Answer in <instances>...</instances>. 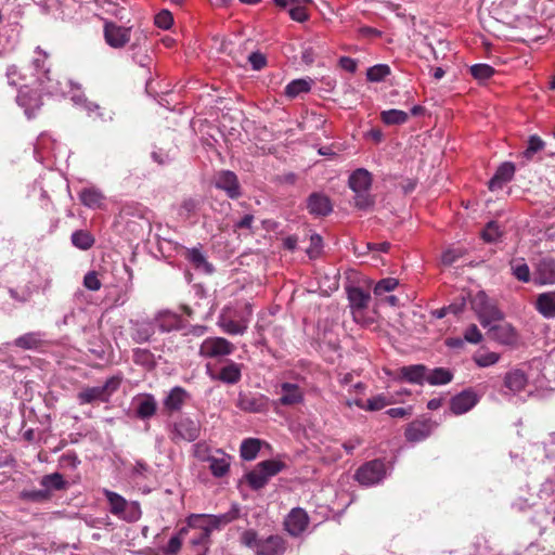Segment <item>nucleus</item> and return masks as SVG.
Instances as JSON below:
<instances>
[{
	"label": "nucleus",
	"mask_w": 555,
	"mask_h": 555,
	"mask_svg": "<svg viewBox=\"0 0 555 555\" xmlns=\"http://www.w3.org/2000/svg\"><path fill=\"white\" fill-rule=\"evenodd\" d=\"M35 54L36 56L33 59L31 67L29 68L31 75L35 76V80L22 86L16 98L17 104L24 109L28 118H31L42 105L41 95L33 89L34 86L40 88L41 92L51 95H64L68 86L73 90V85L69 80L63 85V82L51 77L46 52L37 48Z\"/></svg>",
	"instance_id": "f257e3e1"
},
{
	"label": "nucleus",
	"mask_w": 555,
	"mask_h": 555,
	"mask_svg": "<svg viewBox=\"0 0 555 555\" xmlns=\"http://www.w3.org/2000/svg\"><path fill=\"white\" fill-rule=\"evenodd\" d=\"M240 542L255 555H283L286 550L285 540L279 534L260 537L255 529H245Z\"/></svg>",
	"instance_id": "f03ea898"
},
{
	"label": "nucleus",
	"mask_w": 555,
	"mask_h": 555,
	"mask_svg": "<svg viewBox=\"0 0 555 555\" xmlns=\"http://www.w3.org/2000/svg\"><path fill=\"white\" fill-rule=\"evenodd\" d=\"M253 315L249 304L224 308L218 317V325L229 335H243L246 333Z\"/></svg>",
	"instance_id": "7ed1b4c3"
},
{
	"label": "nucleus",
	"mask_w": 555,
	"mask_h": 555,
	"mask_svg": "<svg viewBox=\"0 0 555 555\" xmlns=\"http://www.w3.org/2000/svg\"><path fill=\"white\" fill-rule=\"evenodd\" d=\"M372 176L365 169H357L349 178V188L354 193V204L358 208L366 209L374 199L370 193Z\"/></svg>",
	"instance_id": "20e7f679"
},
{
	"label": "nucleus",
	"mask_w": 555,
	"mask_h": 555,
	"mask_svg": "<svg viewBox=\"0 0 555 555\" xmlns=\"http://www.w3.org/2000/svg\"><path fill=\"white\" fill-rule=\"evenodd\" d=\"M120 384L121 378L118 376H113L108 378L102 386L85 388L77 395L78 403L80 405L95 402L107 403L111 397L119 389Z\"/></svg>",
	"instance_id": "39448f33"
},
{
	"label": "nucleus",
	"mask_w": 555,
	"mask_h": 555,
	"mask_svg": "<svg viewBox=\"0 0 555 555\" xmlns=\"http://www.w3.org/2000/svg\"><path fill=\"white\" fill-rule=\"evenodd\" d=\"M470 305L483 327L490 326L491 323L503 319V312L496 307L494 301L489 299L485 292H478L473 297Z\"/></svg>",
	"instance_id": "423d86ee"
},
{
	"label": "nucleus",
	"mask_w": 555,
	"mask_h": 555,
	"mask_svg": "<svg viewBox=\"0 0 555 555\" xmlns=\"http://www.w3.org/2000/svg\"><path fill=\"white\" fill-rule=\"evenodd\" d=\"M104 494L109 503L111 513L129 522L139 520L141 516L140 506L137 502H128L121 495L105 489Z\"/></svg>",
	"instance_id": "0eeeda50"
},
{
	"label": "nucleus",
	"mask_w": 555,
	"mask_h": 555,
	"mask_svg": "<svg viewBox=\"0 0 555 555\" xmlns=\"http://www.w3.org/2000/svg\"><path fill=\"white\" fill-rule=\"evenodd\" d=\"M274 392L279 397L275 405L293 408L302 404L305 400L304 389L295 383L283 382L276 386Z\"/></svg>",
	"instance_id": "6e6552de"
},
{
	"label": "nucleus",
	"mask_w": 555,
	"mask_h": 555,
	"mask_svg": "<svg viewBox=\"0 0 555 555\" xmlns=\"http://www.w3.org/2000/svg\"><path fill=\"white\" fill-rule=\"evenodd\" d=\"M386 477V467L382 460H373L362 465L356 473V479L363 486L379 483Z\"/></svg>",
	"instance_id": "1a4fd4ad"
},
{
	"label": "nucleus",
	"mask_w": 555,
	"mask_h": 555,
	"mask_svg": "<svg viewBox=\"0 0 555 555\" xmlns=\"http://www.w3.org/2000/svg\"><path fill=\"white\" fill-rule=\"evenodd\" d=\"M235 346L224 337H208L199 345V356L204 358H219L232 354Z\"/></svg>",
	"instance_id": "9d476101"
},
{
	"label": "nucleus",
	"mask_w": 555,
	"mask_h": 555,
	"mask_svg": "<svg viewBox=\"0 0 555 555\" xmlns=\"http://www.w3.org/2000/svg\"><path fill=\"white\" fill-rule=\"evenodd\" d=\"M199 424L192 418L183 416L177 422H173L170 428V438L172 441H194L199 436Z\"/></svg>",
	"instance_id": "9b49d317"
},
{
	"label": "nucleus",
	"mask_w": 555,
	"mask_h": 555,
	"mask_svg": "<svg viewBox=\"0 0 555 555\" xmlns=\"http://www.w3.org/2000/svg\"><path fill=\"white\" fill-rule=\"evenodd\" d=\"M104 37L109 47L121 49L130 41L131 27H124L113 22H107L104 26Z\"/></svg>",
	"instance_id": "f8f14e48"
},
{
	"label": "nucleus",
	"mask_w": 555,
	"mask_h": 555,
	"mask_svg": "<svg viewBox=\"0 0 555 555\" xmlns=\"http://www.w3.org/2000/svg\"><path fill=\"white\" fill-rule=\"evenodd\" d=\"M348 300L353 319L357 322H362L364 317V310L367 309L371 296L362 288L352 287L348 291Z\"/></svg>",
	"instance_id": "ddd939ff"
},
{
	"label": "nucleus",
	"mask_w": 555,
	"mask_h": 555,
	"mask_svg": "<svg viewBox=\"0 0 555 555\" xmlns=\"http://www.w3.org/2000/svg\"><path fill=\"white\" fill-rule=\"evenodd\" d=\"M479 402L477 393L467 389L452 398L450 409L454 415H463L473 410Z\"/></svg>",
	"instance_id": "4468645a"
},
{
	"label": "nucleus",
	"mask_w": 555,
	"mask_h": 555,
	"mask_svg": "<svg viewBox=\"0 0 555 555\" xmlns=\"http://www.w3.org/2000/svg\"><path fill=\"white\" fill-rule=\"evenodd\" d=\"M490 337L502 345H513L516 343L517 335L512 324L507 322H493L487 326Z\"/></svg>",
	"instance_id": "2eb2a0df"
},
{
	"label": "nucleus",
	"mask_w": 555,
	"mask_h": 555,
	"mask_svg": "<svg viewBox=\"0 0 555 555\" xmlns=\"http://www.w3.org/2000/svg\"><path fill=\"white\" fill-rule=\"evenodd\" d=\"M309 522L307 513L301 508H293L284 520V529L293 537L305 532Z\"/></svg>",
	"instance_id": "dca6fc26"
},
{
	"label": "nucleus",
	"mask_w": 555,
	"mask_h": 555,
	"mask_svg": "<svg viewBox=\"0 0 555 555\" xmlns=\"http://www.w3.org/2000/svg\"><path fill=\"white\" fill-rule=\"evenodd\" d=\"M436 427L437 423L434 421H413L405 429V438L412 442L421 441L430 436Z\"/></svg>",
	"instance_id": "f3484780"
},
{
	"label": "nucleus",
	"mask_w": 555,
	"mask_h": 555,
	"mask_svg": "<svg viewBox=\"0 0 555 555\" xmlns=\"http://www.w3.org/2000/svg\"><path fill=\"white\" fill-rule=\"evenodd\" d=\"M216 188L228 193L230 198H237L241 194L240 183L234 172L225 170L217 175Z\"/></svg>",
	"instance_id": "a211bd4d"
},
{
	"label": "nucleus",
	"mask_w": 555,
	"mask_h": 555,
	"mask_svg": "<svg viewBox=\"0 0 555 555\" xmlns=\"http://www.w3.org/2000/svg\"><path fill=\"white\" fill-rule=\"evenodd\" d=\"M533 283L540 286L555 284V259H542L538 263Z\"/></svg>",
	"instance_id": "6ab92c4d"
},
{
	"label": "nucleus",
	"mask_w": 555,
	"mask_h": 555,
	"mask_svg": "<svg viewBox=\"0 0 555 555\" xmlns=\"http://www.w3.org/2000/svg\"><path fill=\"white\" fill-rule=\"evenodd\" d=\"M307 208L314 216H326L332 212L333 204L327 195L311 193L307 199Z\"/></svg>",
	"instance_id": "aec40b11"
},
{
	"label": "nucleus",
	"mask_w": 555,
	"mask_h": 555,
	"mask_svg": "<svg viewBox=\"0 0 555 555\" xmlns=\"http://www.w3.org/2000/svg\"><path fill=\"white\" fill-rule=\"evenodd\" d=\"M190 399L189 392L182 387H173L163 401L164 408L169 412H178Z\"/></svg>",
	"instance_id": "412c9836"
},
{
	"label": "nucleus",
	"mask_w": 555,
	"mask_h": 555,
	"mask_svg": "<svg viewBox=\"0 0 555 555\" xmlns=\"http://www.w3.org/2000/svg\"><path fill=\"white\" fill-rule=\"evenodd\" d=\"M237 406L248 413H262L268 408V399L262 395L243 396L238 398Z\"/></svg>",
	"instance_id": "4be33fe9"
},
{
	"label": "nucleus",
	"mask_w": 555,
	"mask_h": 555,
	"mask_svg": "<svg viewBox=\"0 0 555 555\" xmlns=\"http://www.w3.org/2000/svg\"><path fill=\"white\" fill-rule=\"evenodd\" d=\"M155 333V324L150 320L131 321V337L142 344L147 341Z\"/></svg>",
	"instance_id": "5701e85b"
},
{
	"label": "nucleus",
	"mask_w": 555,
	"mask_h": 555,
	"mask_svg": "<svg viewBox=\"0 0 555 555\" xmlns=\"http://www.w3.org/2000/svg\"><path fill=\"white\" fill-rule=\"evenodd\" d=\"M515 173V166L512 163H503L495 171L493 178L489 181V190L494 192L501 190L508 183Z\"/></svg>",
	"instance_id": "b1692460"
},
{
	"label": "nucleus",
	"mask_w": 555,
	"mask_h": 555,
	"mask_svg": "<svg viewBox=\"0 0 555 555\" xmlns=\"http://www.w3.org/2000/svg\"><path fill=\"white\" fill-rule=\"evenodd\" d=\"M206 460H208V467H210L212 476L223 477L228 474L231 465V459L224 452L218 450Z\"/></svg>",
	"instance_id": "393cba45"
},
{
	"label": "nucleus",
	"mask_w": 555,
	"mask_h": 555,
	"mask_svg": "<svg viewBox=\"0 0 555 555\" xmlns=\"http://www.w3.org/2000/svg\"><path fill=\"white\" fill-rule=\"evenodd\" d=\"M534 309L546 319L555 318V292H546L538 295Z\"/></svg>",
	"instance_id": "a878e982"
},
{
	"label": "nucleus",
	"mask_w": 555,
	"mask_h": 555,
	"mask_svg": "<svg viewBox=\"0 0 555 555\" xmlns=\"http://www.w3.org/2000/svg\"><path fill=\"white\" fill-rule=\"evenodd\" d=\"M527 376L518 369L511 370L504 376V386L512 393L516 395L525 389Z\"/></svg>",
	"instance_id": "bb28decb"
},
{
	"label": "nucleus",
	"mask_w": 555,
	"mask_h": 555,
	"mask_svg": "<svg viewBox=\"0 0 555 555\" xmlns=\"http://www.w3.org/2000/svg\"><path fill=\"white\" fill-rule=\"evenodd\" d=\"M79 201L89 208H101L104 205L105 195L99 189L87 188L79 192Z\"/></svg>",
	"instance_id": "cd10ccee"
},
{
	"label": "nucleus",
	"mask_w": 555,
	"mask_h": 555,
	"mask_svg": "<svg viewBox=\"0 0 555 555\" xmlns=\"http://www.w3.org/2000/svg\"><path fill=\"white\" fill-rule=\"evenodd\" d=\"M426 367L422 364L402 366L399 370V377L411 384L422 385L425 382Z\"/></svg>",
	"instance_id": "c85d7f7f"
},
{
	"label": "nucleus",
	"mask_w": 555,
	"mask_h": 555,
	"mask_svg": "<svg viewBox=\"0 0 555 555\" xmlns=\"http://www.w3.org/2000/svg\"><path fill=\"white\" fill-rule=\"evenodd\" d=\"M157 404L153 396L146 395L137 399L135 413L141 420H149L156 413Z\"/></svg>",
	"instance_id": "c756f323"
},
{
	"label": "nucleus",
	"mask_w": 555,
	"mask_h": 555,
	"mask_svg": "<svg viewBox=\"0 0 555 555\" xmlns=\"http://www.w3.org/2000/svg\"><path fill=\"white\" fill-rule=\"evenodd\" d=\"M179 317L175 312H170V310H162L158 314L155 315V326H157L162 332H170L179 327Z\"/></svg>",
	"instance_id": "7c9ffc66"
},
{
	"label": "nucleus",
	"mask_w": 555,
	"mask_h": 555,
	"mask_svg": "<svg viewBox=\"0 0 555 555\" xmlns=\"http://www.w3.org/2000/svg\"><path fill=\"white\" fill-rule=\"evenodd\" d=\"M44 334L42 332H28L18 336L14 340V345L24 350L37 349L43 341Z\"/></svg>",
	"instance_id": "2f4dec72"
},
{
	"label": "nucleus",
	"mask_w": 555,
	"mask_h": 555,
	"mask_svg": "<svg viewBox=\"0 0 555 555\" xmlns=\"http://www.w3.org/2000/svg\"><path fill=\"white\" fill-rule=\"evenodd\" d=\"M70 99L75 105L83 108L90 117L105 119L101 112V106L94 102H89L82 93H73Z\"/></svg>",
	"instance_id": "473e14b6"
},
{
	"label": "nucleus",
	"mask_w": 555,
	"mask_h": 555,
	"mask_svg": "<svg viewBox=\"0 0 555 555\" xmlns=\"http://www.w3.org/2000/svg\"><path fill=\"white\" fill-rule=\"evenodd\" d=\"M453 379V374L450 370L444 367H437L431 371L427 369V376H425V382L429 385L441 386L451 383Z\"/></svg>",
	"instance_id": "72a5a7b5"
},
{
	"label": "nucleus",
	"mask_w": 555,
	"mask_h": 555,
	"mask_svg": "<svg viewBox=\"0 0 555 555\" xmlns=\"http://www.w3.org/2000/svg\"><path fill=\"white\" fill-rule=\"evenodd\" d=\"M241 377H242L241 365L235 362H231L230 364L223 366L221 369L220 373L218 374V376H216L215 378H217L225 384L234 385L240 382Z\"/></svg>",
	"instance_id": "f704fd0d"
},
{
	"label": "nucleus",
	"mask_w": 555,
	"mask_h": 555,
	"mask_svg": "<svg viewBox=\"0 0 555 555\" xmlns=\"http://www.w3.org/2000/svg\"><path fill=\"white\" fill-rule=\"evenodd\" d=\"M40 485L44 490H48V495L51 496L52 491L63 490L67 483L60 473H52L44 475L40 480Z\"/></svg>",
	"instance_id": "c9c22d12"
},
{
	"label": "nucleus",
	"mask_w": 555,
	"mask_h": 555,
	"mask_svg": "<svg viewBox=\"0 0 555 555\" xmlns=\"http://www.w3.org/2000/svg\"><path fill=\"white\" fill-rule=\"evenodd\" d=\"M544 149L545 141L541 137H538L537 134L529 135L527 140V146L521 153L520 157L525 159V162H530L534 155Z\"/></svg>",
	"instance_id": "e433bc0d"
},
{
	"label": "nucleus",
	"mask_w": 555,
	"mask_h": 555,
	"mask_svg": "<svg viewBox=\"0 0 555 555\" xmlns=\"http://www.w3.org/2000/svg\"><path fill=\"white\" fill-rule=\"evenodd\" d=\"M72 244L80 249L87 250L94 245V236L85 230H76L70 235Z\"/></svg>",
	"instance_id": "4c0bfd02"
},
{
	"label": "nucleus",
	"mask_w": 555,
	"mask_h": 555,
	"mask_svg": "<svg viewBox=\"0 0 555 555\" xmlns=\"http://www.w3.org/2000/svg\"><path fill=\"white\" fill-rule=\"evenodd\" d=\"M512 275L521 283L530 281L529 267L522 258L513 259L509 262Z\"/></svg>",
	"instance_id": "58836bf2"
},
{
	"label": "nucleus",
	"mask_w": 555,
	"mask_h": 555,
	"mask_svg": "<svg viewBox=\"0 0 555 555\" xmlns=\"http://www.w3.org/2000/svg\"><path fill=\"white\" fill-rule=\"evenodd\" d=\"M31 64L21 73L16 66H10L7 72L8 80L11 86H17L21 81L25 83H29V81L35 80V76L31 75V70L29 69Z\"/></svg>",
	"instance_id": "ea45409f"
},
{
	"label": "nucleus",
	"mask_w": 555,
	"mask_h": 555,
	"mask_svg": "<svg viewBox=\"0 0 555 555\" xmlns=\"http://www.w3.org/2000/svg\"><path fill=\"white\" fill-rule=\"evenodd\" d=\"M186 259L194 266L196 269H203L208 273H211L214 269L211 264L205 258V255L201 251L199 248H190L186 249Z\"/></svg>",
	"instance_id": "a19ab883"
},
{
	"label": "nucleus",
	"mask_w": 555,
	"mask_h": 555,
	"mask_svg": "<svg viewBox=\"0 0 555 555\" xmlns=\"http://www.w3.org/2000/svg\"><path fill=\"white\" fill-rule=\"evenodd\" d=\"M260 451V440L257 438H247L241 444V456L246 461L256 459Z\"/></svg>",
	"instance_id": "79ce46f5"
},
{
	"label": "nucleus",
	"mask_w": 555,
	"mask_h": 555,
	"mask_svg": "<svg viewBox=\"0 0 555 555\" xmlns=\"http://www.w3.org/2000/svg\"><path fill=\"white\" fill-rule=\"evenodd\" d=\"M409 114L402 109L390 108L380 113V118L386 125H401L408 120Z\"/></svg>",
	"instance_id": "37998d69"
},
{
	"label": "nucleus",
	"mask_w": 555,
	"mask_h": 555,
	"mask_svg": "<svg viewBox=\"0 0 555 555\" xmlns=\"http://www.w3.org/2000/svg\"><path fill=\"white\" fill-rule=\"evenodd\" d=\"M310 83L311 80H291L285 87V94L289 98H295L300 93L308 92L310 90Z\"/></svg>",
	"instance_id": "c03bdc74"
},
{
	"label": "nucleus",
	"mask_w": 555,
	"mask_h": 555,
	"mask_svg": "<svg viewBox=\"0 0 555 555\" xmlns=\"http://www.w3.org/2000/svg\"><path fill=\"white\" fill-rule=\"evenodd\" d=\"M199 201L194 199V197H188L182 201L179 208L178 215L183 219H189L194 216L199 207Z\"/></svg>",
	"instance_id": "a18cd8bd"
},
{
	"label": "nucleus",
	"mask_w": 555,
	"mask_h": 555,
	"mask_svg": "<svg viewBox=\"0 0 555 555\" xmlns=\"http://www.w3.org/2000/svg\"><path fill=\"white\" fill-rule=\"evenodd\" d=\"M246 480L251 489L259 490L263 488L269 479L264 476V474L260 470L258 466H256L253 470L246 474Z\"/></svg>",
	"instance_id": "49530a36"
},
{
	"label": "nucleus",
	"mask_w": 555,
	"mask_h": 555,
	"mask_svg": "<svg viewBox=\"0 0 555 555\" xmlns=\"http://www.w3.org/2000/svg\"><path fill=\"white\" fill-rule=\"evenodd\" d=\"M473 359L479 367H489L499 362L500 354L493 351L476 352Z\"/></svg>",
	"instance_id": "de8ad7c7"
},
{
	"label": "nucleus",
	"mask_w": 555,
	"mask_h": 555,
	"mask_svg": "<svg viewBox=\"0 0 555 555\" xmlns=\"http://www.w3.org/2000/svg\"><path fill=\"white\" fill-rule=\"evenodd\" d=\"M390 75V68L388 65L378 64L372 66L366 72V78L369 81H383Z\"/></svg>",
	"instance_id": "09e8293b"
},
{
	"label": "nucleus",
	"mask_w": 555,
	"mask_h": 555,
	"mask_svg": "<svg viewBox=\"0 0 555 555\" xmlns=\"http://www.w3.org/2000/svg\"><path fill=\"white\" fill-rule=\"evenodd\" d=\"M260 470L264 474V476L270 479L271 477L279 474L283 468V463L275 460H267L257 464Z\"/></svg>",
	"instance_id": "8fccbe9b"
},
{
	"label": "nucleus",
	"mask_w": 555,
	"mask_h": 555,
	"mask_svg": "<svg viewBox=\"0 0 555 555\" xmlns=\"http://www.w3.org/2000/svg\"><path fill=\"white\" fill-rule=\"evenodd\" d=\"M472 76L479 81H485L491 78L494 69L488 64H476L470 67Z\"/></svg>",
	"instance_id": "3c124183"
},
{
	"label": "nucleus",
	"mask_w": 555,
	"mask_h": 555,
	"mask_svg": "<svg viewBox=\"0 0 555 555\" xmlns=\"http://www.w3.org/2000/svg\"><path fill=\"white\" fill-rule=\"evenodd\" d=\"M395 401L388 399L386 396L384 395H377L371 399H369L365 403V410L366 411H372V412H375V411H380L383 410L385 406L389 405V404H392Z\"/></svg>",
	"instance_id": "603ef678"
},
{
	"label": "nucleus",
	"mask_w": 555,
	"mask_h": 555,
	"mask_svg": "<svg viewBox=\"0 0 555 555\" xmlns=\"http://www.w3.org/2000/svg\"><path fill=\"white\" fill-rule=\"evenodd\" d=\"M83 287L89 292H99L101 288V279L96 271H89L82 279Z\"/></svg>",
	"instance_id": "864d4df0"
},
{
	"label": "nucleus",
	"mask_w": 555,
	"mask_h": 555,
	"mask_svg": "<svg viewBox=\"0 0 555 555\" xmlns=\"http://www.w3.org/2000/svg\"><path fill=\"white\" fill-rule=\"evenodd\" d=\"M398 286V280L393 278H387L380 280L374 287V294L382 296L384 294L392 292Z\"/></svg>",
	"instance_id": "5fc2aeb1"
},
{
	"label": "nucleus",
	"mask_w": 555,
	"mask_h": 555,
	"mask_svg": "<svg viewBox=\"0 0 555 555\" xmlns=\"http://www.w3.org/2000/svg\"><path fill=\"white\" fill-rule=\"evenodd\" d=\"M21 498L28 502H44L50 499L48 490H24L21 493Z\"/></svg>",
	"instance_id": "6e6d98bb"
},
{
	"label": "nucleus",
	"mask_w": 555,
	"mask_h": 555,
	"mask_svg": "<svg viewBox=\"0 0 555 555\" xmlns=\"http://www.w3.org/2000/svg\"><path fill=\"white\" fill-rule=\"evenodd\" d=\"M501 235L500 227L495 221L487 223L482 231V238L488 243L495 242Z\"/></svg>",
	"instance_id": "4d7b16f0"
},
{
	"label": "nucleus",
	"mask_w": 555,
	"mask_h": 555,
	"mask_svg": "<svg viewBox=\"0 0 555 555\" xmlns=\"http://www.w3.org/2000/svg\"><path fill=\"white\" fill-rule=\"evenodd\" d=\"M173 23L172 15L167 10H162L155 16V25L162 29H169Z\"/></svg>",
	"instance_id": "13d9d810"
},
{
	"label": "nucleus",
	"mask_w": 555,
	"mask_h": 555,
	"mask_svg": "<svg viewBox=\"0 0 555 555\" xmlns=\"http://www.w3.org/2000/svg\"><path fill=\"white\" fill-rule=\"evenodd\" d=\"M482 337V333L476 324H470L464 332V339L470 344H479Z\"/></svg>",
	"instance_id": "bf43d9fd"
},
{
	"label": "nucleus",
	"mask_w": 555,
	"mask_h": 555,
	"mask_svg": "<svg viewBox=\"0 0 555 555\" xmlns=\"http://www.w3.org/2000/svg\"><path fill=\"white\" fill-rule=\"evenodd\" d=\"M322 249V236L320 234L310 235V246L307 248V254L310 258H314L320 255Z\"/></svg>",
	"instance_id": "052dcab7"
},
{
	"label": "nucleus",
	"mask_w": 555,
	"mask_h": 555,
	"mask_svg": "<svg viewBox=\"0 0 555 555\" xmlns=\"http://www.w3.org/2000/svg\"><path fill=\"white\" fill-rule=\"evenodd\" d=\"M288 13L291 18L296 22H304L308 17L305 7L300 4H292L288 9Z\"/></svg>",
	"instance_id": "680f3d73"
},
{
	"label": "nucleus",
	"mask_w": 555,
	"mask_h": 555,
	"mask_svg": "<svg viewBox=\"0 0 555 555\" xmlns=\"http://www.w3.org/2000/svg\"><path fill=\"white\" fill-rule=\"evenodd\" d=\"M248 61L251 65V68L254 70H260L262 69L264 66H266V57L263 54H261L260 52H253L249 56H248Z\"/></svg>",
	"instance_id": "e2e57ef3"
},
{
	"label": "nucleus",
	"mask_w": 555,
	"mask_h": 555,
	"mask_svg": "<svg viewBox=\"0 0 555 555\" xmlns=\"http://www.w3.org/2000/svg\"><path fill=\"white\" fill-rule=\"evenodd\" d=\"M461 257V253L454 249H449L442 255V263L446 266L453 264Z\"/></svg>",
	"instance_id": "0e129e2a"
},
{
	"label": "nucleus",
	"mask_w": 555,
	"mask_h": 555,
	"mask_svg": "<svg viewBox=\"0 0 555 555\" xmlns=\"http://www.w3.org/2000/svg\"><path fill=\"white\" fill-rule=\"evenodd\" d=\"M180 547H181V540H180V538L178 535H172L169 539V541H168V543H167V545L165 547V552L167 554H175V553H177L180 550Z\"/></svg>",
	"instance_id": "69168bd1"
},
{
	"label": "nucleus",
	"mask_w": 555,
	"mask_h": 555,
	"mask_svg": "<svg viewBox=\"0 0 555 555\" xmlns=\"http://www.w3.org/2000/svg\"><path fill=\"white\" fill-rule=\"evenodd\" d=\"M233 519L234 517L229 514L212 516L210 517V524L217 528V526H221V524H230Z\"/></svg>",
	"instance_id": "338daca9"
},
{
	"label": "nucleus",
	"mask_w": 555,
	"mask_h": 555,
	"mask_svg": "<svg viewBox=\"0 0 555 555\" xmlns=\"http://www.w3.org/2000/svg\"><path fill=\"white\" fill-rule=\"evenodd\" d=\"M411 409H403V408H395L389 409L387 411V415L389 417H405V415H410Z\"/></svg>",
	"instance_id": "774afa93"
}]
</instances>
